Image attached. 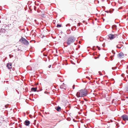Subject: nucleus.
<instances>
[{"label": "nucleus", "instance_id": "obj_1", "mask_svg": "<svg viewBox=\"0 0 128 128\" xmlns=\"http://www.w3.org/2000/svg\"><path fill=\"white\" fill-rule=\"evenodd\" d=\"M86 95L85 91L83 90H81L76 94V96L78 97H84L86 96Z\"/></svg>", "mask_w": 128, "mask_h": 128}, {"label": "nucleus", "instance_id": "obj_2", "mask_svg": "<svg viewBox=\"0 0 128 128\" xmlns=\"http://www.w3.org/2000/svg\"><path fill=\"white\" fill-rule=\"evenodd\" d=\"M76 40V38L74 36L69 37L67 40V44L68 45H70L74 42Z\"/></svg>", "mask_w": 128, "mask_h": 128}, {"label": "nucleus", "instance_id": "obj_3", "mask_svg": "<svg viewBox=\"0 0 128 128\" xmlns=\"http://www.w3.org/2000/svg\"><path fill=\"white\" fill-rule=\"evenodd\" d=\"M20 42L26 45L29 44L28 41L23 37H22L20 40Z\"/></svg>", "mask_w": 128, "mask_h": 128}, {"label": "nucleus", "instance_id": "obj_4", "mask_svg": "<svg viewBox=\"0 0 128 128\" xmlns=\"http://www.w3.org/2000/svg\"><path fill=\"white\" fill-rule=\"evenodd\" d=\"M121 118L124 120H128V116L126 114L122 116Z\"/></svg>", "mask_w": 128, "mask_h": 128}, {"label": "nucleus", "instance_id": "obj_5", "mask_svg": "<svg viewBox=\"0 0 128 128\" xmlns=\"http://www.w3.org/2000/svg\"><path fill=\"white\" fill-rule=\"evenodd\" d=\"M117 36V35L116 34H110L108 36L110 40H111L114 39V38H116Z\"/></svg>", "mask_w": 128, "mask_h": 128}, {"label": "nucleus", "instance_id": "obj_6", "mask_svg": "<svg viewBox=\"0 0 128 128\" xmlns=\"http://www.w3.org/2000/svg\"><path fill=\"white\" fill-rule=\"evenodd\" d=\"M124 56V54L122 52L118 54L117 55L118 57L119 58H123Z\"/></svg>", "mask_w": 128, "mask_h": 128}, {"label": "nucleus", "instance_id": "obj_7", "mask_svg": "<svg viewBox=\"0 0 128 128\" xmlns=\"http://www.w3.org/2000/svg\"><path fill=\"white\" fill-rule=\"evenodd\" d=\"M12 65L11 63H8L7 64L6 66L8 69H11L12 68Z\"/></svg>", "mask_w": 128, "mask_h": 128}, {"label": "nucleus", "instance_id": "obj_8", "mask_svg": "<svg viewBox=\"0 0 128 128\" xmlns=\"http://www.w3.org/2000/svg\"><path fill=\"white\" fill-rule=\"evenodd\" d=\"M25 125L26 126H28L30 124V122L28 120H26L24 123Z\"/></svg>", "mask_w": 128, "mask_h": 128}, {"label": "nucleus", "instance_id": "obj_9", "mask_svg": "<svg viewBox=\"0 0 128 128\" xmlns=\"http://www.w3.org/2000/svg\"><path fill=\"white\" fill-rule=\"evenodd\" d=\"M94 95H95V96H96V94L94 93H93V94L92 95V96L93 97L92 98V100L94 101L96 99L94 97Z\"/></svg>", "mask_w": 128, "mask_h": 128}, {"label": "nucleus", "instance_id": "obj_10", "mask_svg": "<svg viewBox=\"0 0 128 128\" xmlns=\"http://www.w3.org/2000/svg\"><path fill=\"white\" fill-rule=\"evenodd\" d=\"M37 88H31V90L32 91L36 92V91Z\"/></svg>", "mask_w": 128, "mask_h": 128}, {"label": "nucleus", "instance_id": "obj_11", "mask_svg": "<svg viewBox=\"0 0 128 128\" xmlns=\"http://www.w3.org/2000/svg\"><path fill=\"white\" fill-rule=\"evenodd\" d=\"M56 110L58 111H60L61 110V108L59 106H58L56 108Z\"/></svg>", "mask_w": 128, "mask_h": 128}, {"label": "nucleus", "instance_id": "obj_12", "mask_svg": "<svg viewBox=\"0 0 128 128\" xmlns=\"http://www.w3.org/2000/svg\"><path fill=\"white\" fill-rule=\"evenodd\" d=\"M116 25H113L112 26V28L113 29H116Z\"/></svg>", "mask_w": 128, "mask_h": 128}, {"label": "nucleus", "instance_id": "obj_13", "mask_svg": "<svg viewBox=\"0 0 128 128\" xmlns=\"http://www.w3.org/2000/svg\"><path fill=\"white\" fill-rule=\"evenodd\" d=\"M125 90L126 92L128 91V85L126 88Z\"/></svg>", "mask_w": 128, "mask_h": 128}, {"label": "nucleus", "instance_id": "obj_14", "mask_svg": "<svg viewBox=\"0 0 128 128\" xmlns=\"http://www.w3.org/2000/svg\"><path fill=\"white\" fill-rule=\"evenodd\" d=\"M62 25L60 24H58L57 26V28H60L61 27Z\"/></svg>", "mask_w": 128, "mask_h": 128}, {"label": "nucleus", "instance_id": "obj_15", "mask_svg": "<svg viewBox=\"0 0 128 128\" xmlns=\"http://www.w3.org/2000/svg\"><path fill=\"white\" fill-rule=\"evenodd\" d=\"M16 23H17L16 21L14 20L13 22V23L14 24L13 25H14V24H16Z\"/></svg>", "mask_w": 128, "mask_h": 128}, {"label": "nucleus", "instance_id": "obj_16", "mask_svg": "<svg viewBox=\"0 0 128 128\" xmlns=\"http://www.w3.org/2000/svg\"><path fill=\"white\" fill-rule=\"evenodd\" d=\"M120 46V45H118V46H116L118 48H121V46Z\"/></svg>", "mask_w": 128, "mask_h": 128}, {"label": "nucleus", "instance_id": "obj_17", "mask_svg": "<svg viewBox=\"0 0 128 128\" xmlns=\"http://www.w3.org/2000/svg\"><path fill=\"white\" fill-rule=\"evenodd\" d=\"M96 48H98V50H100V47H99L98 46H96Z\"/></svg>", "mask_w": 128, "mask_h": 128}, {"label": "nucleus", "instance_id": "obj_18", "mask_svg": "<svg viewBox=\"0 0 128 128\" xmlns=\"http://www.w3.org/2000/svg\"><path fill=\"white\" fill-rule=\"evenodd\" d=\"M99 74H100V75H102V73L100 72H99Z\"/></svg>", "mask_w": 128, "mask_h": 128}, {"label": "nucleus", "instance_id": "obj_19", "mask_svg": "<svg viewBox=\"0 0 128 128\" xmlns=\"http://www.w3.org/2000/svg\"><path fill=\"white\" fill-rule=\"evenodd\" d=\"M86 78H88V79L90 80V78L88 76L86 77Z\"/></svg>", "mask_w": 128, "mask_h": 128}, {"label": "nucleus", "instance_id": "obj_20", "mask_svg": "<svg viewBox=\"0 0 128 128\" xmlns=\"http://www.w3.org/2000/svg\"><path fill=\"white\" fill-rule=\"evenodd\" d=\"M51 66H52V65H50L49 66H48V68H51Z\"/></svg>", "mask_w": 128, "mask_h": 128}, {"label": "nucleus", "instance_id": "obj_21", "mask_svg": "<svg viewBox=\"0 0 128 128\" xmlns=\"http://www.w3.org/2000/svg\"><path fill=\"white\" fill-rule=\"evenodd\" d=\"M95 54H96L95 52H94V53L92 54V55H93V56H94V55Z\"/></svg>", "mask_w": 128, "mask_h": 128}, {"label": "nucleus", "instance_id": "obj_22", "mask_svg": "<svg viewBox=\"0 0 128 128\" xmlns=\"http://www.w3.org/2000/svg\"><path fill=\"white\" fill-rule=\"evenodd\" d=\"M72 88H73V89H74L75 88V86H74V85L73 86Z\"/></svg>", "mask_w": 128, "mask_h": 128}, {"label": "nucleus", "instance_id": "obj_23", "mask_svg": "<svg viewBox=\"0 0 128 128\" xmlns=\"http://www.w3.org/2000/svg\"><path fill=\"white\" fill-rule=\"evenodd\" d=\"M6 108H7L8 107L7 105H6L5 106Z\"/></svg>", "mask_w": 128, "mask_h": 128}, {"label": "nucleus", "instance_id": "obj_24", "mask_svg": "<svg viewBox=\"0 0 128 128\" xmlns=\"http://www.w3.org/2000/svg\"><path fill=\"white\" fill-rule=\"evenodd\" d=\"M124 80H126V81H127V80L126 79V78H124Z\"/></svg>", "mask_w": 128, "mask_h": 128}, {"label": "nucleus", "instance_id": "obj_25", "mask_svg": "<svg viewBox=\"0 0 128 128\" xmlns=\"http://www.w3.org/2000/svg\"><path fill=\"white\" fill-rule=\"evenodd\" d=\"M93 49L94 50H96V49L94 48V47H93Z\"/></svg>", "mask_w": 128, "mask_h": 128}, {"label": "nucleus", "instance_id": "obj_26", "mask_svg": "<svg viewBox=\"0 0 128 128\" xmlns=\"http://www.w3.org/2000/svg\"><path fill=\"white\" fill-rule=\"evenodd\" d=\"M99 56L98 57H96V58H99Z\"/></svg>", "mask_w": 128, "mask_h": 128}, {"label": "nucleus", "instance_id": "obj_27", "mask_svg": "<svg viewBox=\"0 0 128 128\" xmlns=\"http://www.w3.org/2000/svg\"><path fill=\"white\" fill-rule=\"evenodd\" d=\"M94 58L95 59H96V57H95Z\"/></svg>", "mask_w": 128, "mask_h": 128}, {"label": "nucleus", "instance_id": "obj_28", "mask_svg": "<svg viewBox=\"0 0 128 128\" xmlns=\"http://www.w3.org/2000/svg\"><path fill=\"white\" fill-rule=\"evenodd\" d=\"M99 1H98V3H99Z\"/></svg>", "mask_w": 128, "mask_h": 128}, {"label": "nucleus", "instance_id": "obj_29", "mask_svg": "<svg viewBox=\"0 0 128 128\" xmlns=\"http://www.w3.org/2000/svg\"><path fill=\"white\" fill-rule=\"evenodd\" d=\"M126 98H128V97H126Z\"/></svg>", "mask_w": 128, "mask_h": 128}, {"label": "nucleus", "instance_id": "obj_30", "mask_svg": "<svg viewBox=\"0 0 128 128\" xmlns=\"http://www.w3.org/2000/svg\"><path fill=\"white\" fill-rule=\"evenodd\" d=\"M95 20H96V18H95Z\"/></svg>", "mask_w": 128, "mask_h": 128}, {"label": "nucleus", "instance_id": "obj_31", "mask_svg": "<svg viewBox=\"0 0 128 128\" xmlns=\"http://www.w3.org/2000/svg\"><path fill=\"white\" fill-rule=\"evenodd\" d=\"M127 68H128V66L127 67Z\"/></svg>", "mask_w": 128, "mask_h": 128}, {"label": "nucleus", "instance_id": "obj_32", "mask_svg": "<svg viewBox=\"0 0 128 128\" xmlns=\"http://www.w3.org/2000/svg\"><path fill=\"white\" fill-rule=\"evenodd\" d=\"M78 24H79V23H78ZM79 26H80V25H79Z\"/></svg>", "mask_w": 128, "mask_h": 128}, {"label": "nucleus", "instance_id": "obj_33", "mask_svg": "<svg viewBox=\"0 0 128 128\" xmlns=\"http://www.w3.org/2000/svg\"><path fill=\"white\" fill-rule=\"evenodd\" d=\"M121 76H122V75H121Z\"/></svg>", "mask_w": 128, "mask_h": 128}]
</instances>
